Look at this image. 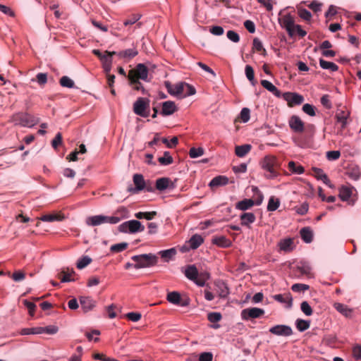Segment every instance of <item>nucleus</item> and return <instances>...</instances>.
Returning <instances> with one entry per match:
<instances>
[{
  "label": "nucleus",
  "instance_id": "obj_56",
  "mask_svg": "<svg viewBox=\"0 0 361 361\" xmlns=\"http://www.w3.org/2000/svg\"><path fill=\"white\" fill-rule=\"evenodd\" d=\"M102 62L104 72L106 74L109 73L111 69L112 59L107 56V57L104 59Z\"/></svg>",
  "mask_w": 361,
  "mask_h": 361
},
{
  "label": "nucleus",
  "instance_id": "obj_5",
  "mask_svg": "<svg viewBox=\"0 0 361 361\" xmlns=\"http://www.w3.org/2000/svg\"><path fill=\"white\" fill-rule=\"evenodd\" d=\"M118 231L122 233H135L145 231V226L137 220H130L118 226Z\"/></svg>",
  "mask_w": 361,
  "mask_h": 361
},
{
  "label": "nucleus",
  "instance_id": "obj_19",
  "mask_svg": "<svg viewBox=\"0 0 361 361\" xmlns=\"http://www.w3.org/2000/svg\"><path fill=\"white\" fill-rule=\"evenodd\" d=\"M81 308L85 313L91 311L95 307L96 302L90 297L81 296L80 298Z\"/></svg>",
  "mask_w": 361,
  "mask_h": 361
},
{
  "label": "nucleus",
  "instance_id": "obj_45",
  "mask_svg": "<svg viewBox=\"0 0 361 361\" xmlns=\"http://www.w3.org/2000/svg\"><path fill=\"white\" fill-rule=\"evenodd\" d=\"M253 47L252 49L256 50L258 52H260L262 54L265 56L267 54L266 49L263 47L262 42L258 38H255L253 39Z\"/></svg>",
  "mask_w": 361,
  "mask_h": 361
},
{
  "label": "nucleus",
  "instance_id": "obj_46",
  "mask_svg": "<svg viewBox=\"0 0 361 361\" xmlns=\"http://www.w3.org/2000/svg\"><path fill=\"white\" fill-rule=\"evenodd\" d=\"M43 334L42 327L26 328L21 330L22 335L40 334Z\"/></svg>",
  "mask_w": 361,
  "mask_h": 361
},
{
  "label": "nucleus",
  "instance_id": "obj_30",
  "mask_svg": "<svg viewBox=\"0 0 361 361\" xmlns=\"http://www.w3.org/2000/svg\"><path fill=\"white\" fill-rule=\"evenodd\" d=\"M185 276L190 281H194L198 276V270L195 265H188L185 271Z\"/></svg>",
  "mask_w": 361,
  "mask_h": 361
},
{
  "label": "nucleus",
  "instance_id": "obj_48",
  "mask_svg": "<svg viewBox=\"0 0 361 361\" xmlns=\"http://www.w3.org/2000/svg\"><path fill=\"white\" fill-rule=\"evenodd\" d=\"M92 262V259L88 256H83L77 262V268L82 269Z\"/></svg>",
  "mask_w": 361,
  "mask_h": 361
},
{
  "label": "nucleus",
  "instance_id": "obj_18",
  "mask_svg": "<svg viewBox=\"0 0 361 361\" xmlns=\"http://www.w3.org/2000/svg\"><path fill=\"white\" fill-rule=\"evenodd\" d=\"M126 209L124 207L119 208L116 212V214H121V216H104V224H116L118 223L122 219L126 217Z\"/></svg>",
  "mask_w": 361,
  "mask_h": 361
},
{
  "label": "nucleus",
  "instance_id": "obj_55",
  "mask_svg": "<svg viewBox=\"0 0 361 361\" xmlns=\"http://www.w3.org/2000/svg\"><path fill=\"white\" fill-rule=\"evenodd\" d=\"M204 154V149L202 147H192L190 149L189 155L191 158H197L201 157Z\"/></svg>",
  "mask_w": 361,
  "mask_h": 361
},
{
  "label": "nucleus",
  "instance_id": "obj_40",
  "mask_svg": "<svg viewBox=\"0 0 361 361\" xmlns=\"http://www.w3.org/2000/svg\"><path fill=\"white\" fill-rule=\"evenodd\" d=\"M173 162V159L168 151L164 152V155L159 157V164L168 166Z\"/></svg>",
  "mask_w": 361,
  "mask_h": 361
},
{
  "label": "nucleus",
  "instance_id": "obj_33",
  "mask_svg": "<svg viewBox=\"0 0 361 361\" xmlns=\"http://www.w3.org/2000/svg\"><path fill=\"white\" fill-rule=\"evenodd\" d=\"M300 236L304 242L310 243L313 239L312 231L309 227H304L300 230Z\"/></svg>",
  "mask_w": 361,
  "mask_h": 361
},
{
  "label": "nucleus",
  "instance_id": "obj_51",
  "mask_svg": "<svg viewBox=\"0 0 361 361\" xmlns=\"http://www.w3.org/2000/svg\"><path fill=\"white\" fill-rule=\"evenodd\" d=\"M32 81H37L38 84L43 87L47 82V74L39 73L36 75L35 79H32Z\"/></svg>",
  "mask_w": 361,
  "mask_h": 361
},
{
  "label": "nucleus",
  "instance_id": "obj_60",
  "mask_svg": "<svg viewBox=\"0 0 361 361\" xmlns=\"http://www.w3.org/2000/svg\"><path fill=\"white\" fill-rule=\"evenodd\" d=\"M348 176L353 180H357L360 178V172L358 168H352L347 172Z\"/></svg>",
  "mask_w": 361,
  "mask_h": 361
},
{
  "label": "nucleus",
  "instance_id": "obj_35",
  "mask_svg": "<svg viewBox=\"0 0 361 361\" xmlns=\"http://www.w3.org/2000/svg\"><path fill=\"white\" fill-rule=\"evenodd\" d=\"M252 146L248 144L239 145L235 147V152L238 157H243L250 152Z\"/></svg>",
  "mask_w": 361,
  "mask_h": 361
},
{
  "label": "nucleus",
  "instance_id": "obj_1",
  "mask_svg": "<svg viewBox=\"0 0 361 361\" xmlns=\"http://www.w3.org/2000/svg\"><path fill=\"white\" fill-rule=\"evenodd\" d=\"M164 85L168 92L173 96H181L183 97H185L193 95L196 92L193 86L185 82H180L175 85H172L169 81H165Z\"/></svg>",
  "mask_w": 361,
  "mask_h": 361
},
{
  "label": "nucleus",
  "instance_id": "obj_39",
  "mask_svg": "<svg viewBox=\"0 0 361 361\" xmlns=\"http://www.w3.org/2000/svg\"><path fill=\"white\" fill-rule=\"evenodd\" d=\"M63 219V216L59 214H45L40 217V220L43 221L52 222L55 221H61Z\"/></svg>",
  "mask_w": 361,
  "mask_h": 361
},
{
  "label": "nucleus",
  "instance_id": "obj_28",
  "mask_svg": "<svg viewBox=\"0 0 361 361\" xmlns=\"http://www.w3.org/2000/svg\"><path fill=\"white\" fill-rule=\"evenodd\" d=\"M215 286L217 288L219 295L220 298H226L229 294V289L227 284L223 281H217L215 282Z\"/></svg>",
  "mask_w": 361,
  "mask_h": 361
},
{
  "label": "nucleus",
  "instance_id": "obj_62",
  "mask_svg": "<svg viewBox=\"0 0 361 361\" xmlns=\"http://www.w3.org/2000/svg\"><path fill=\"white\" fill-rule=\"evenodd\" d=\"M321 103L327 109H331L332 108L330 97L328 94H324L322 97Z\"/></svg>",
  "mask_w": 361,
  "mask_h": 361
},
{
  "label": "nucleus",
  "instance_id": "obj_31",
  "mask_svg": "<svg viewBox=\"0 0 361 361\" xmlns=\"http://www.w3.org/2000/svg\"><path fill=\"white\" fill-rule=\"evenodd\" d=\"M210 274L207 271H198V276L194 282L199 286L203 287L206 284V281L209 279Z\"/></svg>",
  "mask_w": 361,
  "mask_h": 361
},
{
  "label": "nucleus",
  "instance_id": "obj_44",
  "mask_svg": "<svg viewBox=\"0 0 361 361\" xmlns=\"http://www.w3.org/2000/svg\"><path fill=\"white\" fill-rule=\"evenodd\" d=\"M280 205V201L279 199H276L274 197H271L269 200L267 210L269 212H274L276 210Z\"/></svg>",
  "mask_w": 361,
  "mask_h": 361
},
{
  "label": "nucleus",
  "instance_id": "obj_12",
  "mask_svg": "<svg viewBox=\"0 0 361 361\" xmlns=\"http://www.w3.org/2000/svg\"><path fill=\"white\" fill-rule=\"evenodd\" d=\"M356 191L352 186H342L339 190V197L343 201L348 202L350 205H353L355 202V198L353 196V192Z\"/></svg>",
  "mask_w": 361,
  "mask_h": 361
},
{
  "label": "nucleus",
  "instance_id": "obj_16",
  "mask_svg": "<svg viewBox=\"0 0 361 361\" xmlns=\"http://www.w3.org/2000/svg\"><path fill=\"white\" fill-rule=\"evenodd\" d=\"M133 183L135 185V188L128 187V190L129 192H133L134 193L143 190L145 187V182L142 175L139 173H135L133 176Z\"/></svg>",
  "mask_w": 361,
  "mask_h": 361
},
{
  "label": "nucleus",
  "instance_id": "obj_53",
  "mask_svg": "<svg viewBox=\"0 0 361 361\" xmlns=\"http://www.w3.org/2000/svg\"><path fill=\"white\" fill-rule=\"evenodd\" d=\"M127 247V243H121L111 245L110 247V250L113 252H120L125 250Z\"/></svg>",
  "mask_w": 361,
  "mask_h": 361
},
{
  "label": "nucleus",
  "instance_id": "obj_43",
  "mask_svg": "<svg viewBox=\"0 0 361 361\" xmlns=\"http://www.w3.org/2000/svg\"><path fill=\"white\" fill-rule=\"evenodd\" d=\"M289 170L296 174H302L304 173V168L301 165H297L295 162L291 161L288 163Z\"/></svg>",
  "mask_w": 361,
  "mask_h": 361
},
{
  "label": "nucleus",
  "instance_id": "obj_49",
  "mask_svg": "<svg viewBox=\"0 0 361 361\" xmlns=\"http://www.w3.org/2000/svg\"><path fill=\"white\" fill-rule=\"evenodd\" d=\"M296 327L300 331H304L309 329L310 322L298 319L296 320Z\"/></svg>",
  "mask_w": 361,
  "mask_h": 361
},
{
  "label": "nucleus",
  "instance_id": "obj_29",
  "mask_svg": "<svg viewBox=\"0 0 361 361\" xmlns=\"http://www.w3.org/2000/svg\"><path fill=\"white\" fill-rule=\"evenodd\" d=\"M203 242V238L200 235L195 234L190 238L188 243L191 249L195 250L199 247Z\"/></svg>",
  "mask_w": 361,
  "mask_h": 361
},
{
  "label": "nucleus",
  "instance_id": "obj_4",
  "mask_svg": "<svg viewBox=\"0 0 361 361\" xmlns=\"http://www.w3.org/2000/svg\"><path fill=\"white\" fill-rule=\"evenodd\" d=\"M132 259L136 262L134 265L136 269L149 267L155 265L157 262V256L152 254L135 255L132 257Z\"/></svg>",
  "mask_w": 361,
  "mask_h": 361
},
{
  "label": "nucleus",
  "instance_id": "obj_41",
  "mask_svg": "<svg viewBox=\"0 0 361 361\" xmlns=\"http://www.w3.org/2000/svg\"><path fill=\"white\" fill-rule=\"evenodd\" d=\"M137 54V51L134 49H128L118 53L120 58L131 59Z\"/></svg>",
  "mask_w": 361,
  "mask_h": 361
},
{
  "label": "nucleus",
  "instance_id": "obj_50",
  "mask_svg": "<svg viewBox=\"0 0 361 361\" xmlns=\"http://www.w3.org/2000/svg\"><path fill=\"white\" fill-rule=\"evenodd\" d=\"M59 82L62 87H68V88H72L75 85L74 82L68 76L61 77Z\"/></svg>",
  "mask_w": 361,
  "mask_h": 361
},
{
  "label": "nucleus",
  "instance_id": "obj_24",
  "mask_svg": "<svg viewBox=\"0 0 361 361\" xmlns=\"http://www.w3.org/2000/svg\"><path fill=\"white\" fill-rule=\"evenodd\" d=\"M228 183V178L226 176H218L214 177L209 183V187L212 189L227 185Z\"/></svg>",
  "mask_w": 361,
  "mask_h": 361
},
{
  "label": "nucleus",
  "instance_id": "obj_15",
  "mask_svg": "<svg viewBox=\"0 0 361 361\" xmlns=\"http://www.w3.org/2000/svg\"><path fill=\"white\" fill-rule=\"evenodd\" d=\"M161 111L160 114L164 116L172 115L178 111V107L174 102L166 101L161 104Z\"/></svg>",
  "mask_w": 361,
  "mask_h": 361
},
{
  "label": "nucleus",
  "instance_id": "obj_37",
  "mask_svg": "<svg viewBox=\"0 0 361 361\" xmlns=\"http://www.w3.org/2000/svg\"><path fill=\"white\" fill-rule=\"evenodd\" d=\"M319 65L323 69H329L332 72H335L338 70V66L336 63L325 61L323 59H319Z\"/></svg>",
  "mask_w": 361,
  "mask_h": 361
},
{
  "label": "nucleus",
  "instance_id": "obj_23",
  "mask_svg": "<svg viewBox=\"0 0 361 361\" xmlns=\"http://www.w3.org/2000/svg\"><path fill=\"white\" fill-rule=\"evenodd\" d=\"M273 298L281 303H286L288 308H290L293 305V298L290 293L274 295Z\"/></svg>",
  "mask_w": 361,
  "mask_h": 361
},
{
  "label": "nucleus",
  "instance_id": "obj_9",
  "mask_svg": "<svg viewBox=\"0 0 361 361\" xmlns=\"http://www.w3.org/2000/svg\"><path fill=\"white\" fill-rule=\"evenodd\" d=\"M147 67L142 63H139L135 68L129 71L128 78L145 80L147 78Z\"/></svg>",
  "mask_w": 361,
  "mask_h": 361
},
{
  "label": "nucleus",
  "instance_id": "obj_61",
  "mask_svg": "<svg viewBox=\"0 0 361 361\" xmlns=\"http://www.w3.org/2000/svg\"><path fill=\"white\" fill-rule=\"evenodd\" d=\"M302 111L310 116H315L314 106L310 104H305L302 106Z\"/></svg>",
  "mask_w": 361,
  "mask_h": 361
},
{
  "label": "nucleus",
  "instance_id": "obj_57",
  "mask_svg": "<svg viewBox=\"0 0 361 361\" xmlns=\"http://www.w3.org/2000/svg\"><path fill=\"white\" fill-rule=\"evenodd\" d=\"M245 75L247 78L254 84L255 82V73L254 70L250 65H247L245 68Z\"/></svg>",
  "mask_w": 361,
  "mask_h": 361
},
{
  "label": "nucleus",
  "instance_id": "obj_21",
  "mask_svg": "<svg viewBox=\"0 0 361 361\" xmlns=\"http://www.w3.org/2000/svg\"><path fill=\"white\" fill-rule=\"evenodd\" d=\"M312 171L317 179L322 180L323 183L328 185L329 188H333L330 180L322 169L313 167Z\"/></svg>",
  "mask_w": 361,
  "mask_h": 361
},
{
  "label": "nucleus",
  "instance_id": "obj_14",
  "mask_svg": "<svg viewBox=\"0 0 361 361\" xmlns=\"http://www.w3.org/2000/svg\"><path fill=\"white\" fill-rule=\"evenodd\" d=\"M176 179L174 181L169 178H159V197L165 190H173L176 187Z\"/></svg>",
  "mask_w": 361,
  "mask_h": 361
},
{
  "label": "nucleus",
  "instance_id": "obj_47",
  "mask_svg": "<svg viewBox=\"0 0 361 361\" xmlns=\"http://www.w3.org/2000/svg\"><path fill=\"white\" fill-rule=\"evenodd\" d=\"M336 309L345 317H350L352 314V310L350 309H349L346 305L341 303L336 304Z\"/></svg>",
  "mask_w": 361,
  "mask_h": 361
},
{
  "label": "nucleus",
  "instance_id": "obj_7",
  "mask_svg": "<svg viewBox=\"0 0 361 361\" xmlns=\"http://www.w3.org/2000/svg\"><path fill=\"white\" fill-rule=\"evenodd\" d=\"M264 314V310L259 307H249L241 311V318L243 320H250L259 318Z\"/></svg>",
  "mask_w": 361,
  "mask_h": 361
},
{
  "label": "nucleus",
  "instance_id": "obj_58",
  "mask_svg": "<svg viewBox=\"0 0 361 361\" xmlns=\"http://www.w3.org/2000/svg\"><path fill=\"white\" fill-rule=\"evenodd\" d=\"M300 308L303 313L307 316L312 314V309L307 302L303 301L300 305Z\"/></svg>",
  "mask_w": 361,
  "mask_h": 361
},
{
  "label": "nucleus",
  "instance_id": "obj_20",
  "mask_svg": "<svg viewBox=\"0 0 361 361\" xmlns=\"http://www.w3.org/2000/svg\"><path fill=\"white\" fill-rule=\"evenodd\" d=\"M336 121L341 125V129L343 130L346 128L348 123V118L350 117V112L348 111H339L336 114Z\"/></svg>",
  "mask_w": 361,
  "mask_h": 361
},
{
  "label": "nucleus",
  "instance_id": "obj_54",
  "mask_svg": "<svg viewBox=\"0 0 361 361\" xmlns=\"http://www.w3.org/2000/svg\"><path fill=\"white\" fill-rule=\"evenodd\" d=\"M252 191L256 195L255 200H254L255 204L259 205L262 204L263 201L264 196L262 193L259 191V190L257 187H252Z\"/></svg>",
  "mask_w": 361,
  "mask_h": 361
},
{
  "label": "nucleus",
  "instance_id": "obj_52",
  "mask_svg": "<svg viewBox=\"0 0 361 361\" xmlns=\"http://www.w3.org/2000/svg\"><path fill=\"white\" fill-rule=\"evenodd\" d=\"M11 277L14 281L19 282L25 279V273L23 271L18 270L14 271Z\"/></svg>",
  "mask_w": 361,
  "mask_h": 361
},
{
  "label": "nucleus",
  "instance_id": "obj_25",
  "mask_svg": "<svg viewBox=\"0 0 361 361\" xmlns=\"http://www.w3.org/2000/svg\"><path fill=\"white\" fill-rule=\"evenodd\" d=\"M294 271V276L300 277L302 276H311V267L306 264H303L301 266H298Z\"/></svg>",
  "mask_w": 361,
  "mask_h": 361
},
{
  "label": "nucleus",
  "instance_id": "obj_3",
  "mask_svg": "<svg viewBox=\"0 0 361 361\" xmlns=\"http://www.w3.org/2000/svg\"><path fill=\"white\" fill-rule=\"evenodd\" d=\"M16 126L32 128L39 123V118L36 117L27 112H18L13 114L11 118Z\"/></svg>",
  "mask_w": 361,
  "mask_h": 361
},
{
  "label": "nucleus",
  "instance_id": "obj_13",
  "mask_svg": "<svg viewBox=\"0 0 361 361\" xmlns=\"http://www.w3.org/2000/svg\"><path fill=\"white\" fill-rule=\"evenodd\" d=\"M147 107V104L143 98L140 97L134 103L133 110L137 115L147 117L148 116V114L146 112Z\"/></svg>",
  "mask_w": 361,
  "mask_h": 361
},
{
  "label": "nucleus",
  "instance_id": "obj_11",
  "mask_svg": "<svg viewBox=\"0 0 361 361\" xmlns=\"http://www.w3.org/2000/svg\"><path fill=\"white\" fill-rule=\"evenodd\" d=\"M288 125L291 130L295 133L300 134L305 131V123L298 116H292L288 120Z\"/></svg>",
  "mask_w": 361,
  "mask_h": 361
},
{
  "label": "nucleus",
  "instance_id": "obj_32",
  "mask_svg": "<svg viewBox=\"0 0 361 361\" xmlns=\"http://www.w3.org/2000/svg\"><path fill=\"white\" fill-rule=\"evenodd\" d=\"M255 205V202L252 199H244L242 201H240L236 203L235 208L240 210H247L250 209L252 206Z\"/></svg>",
  "mask_w": 361,
  "mask_h": 361
},
{
  "label": "nucleus",
  "instance_id": "obj_8",
  "mask_svg": "<svg viewBox=\"0 0 361 361\" xmlns=\"http://www.w3.org/2000/svg\"><path fill=\"white\" fill-rule=\"evenodd\" d=\"M166 299L169 302L181 307L188 306L190 301L188 297L182 298L176 291L169 293Z\"/></svg>",
  "mask_w": 361,
  "mask_h": 361
},
{
  "label": "nucleus",
  "instance_id": "obj_38",
  "mask_svg": "<svg viewBox=\"0 0 361 361\" xmlns=\"http://www.w3.org/2000/svg\"><path fill=\"white\" fill-rule=\"evenodd\" d=\"M72 274H75V271L73 269L71 271L68 269L67 271L63 270L58 274V278L60 279L61 281L63 283L69 282L74 280L71 279Z\"/></svg>",
  "mask_w": 361,
  "mask_h": 361
},
{
  "label": "nucleus",
  "instance_id": "obj_42",
  "mask_svg": "<svg viewBox=\"0 0 361 361\" xmlns=\"http://www.w3.org/2000/svg\"><path fill=\"white\" fill-rule=\"evenodd\" d=\"M162 143H164L168 148H174L178 143V139L177 137H173L171 140L167 137H162L160 139Z\"/></svg>",
  "mask_w": 361,
  "mask_h": 361
},
{
  "label": "nucleus",
  "instance_id": "obj_63",
  "mask_svg": "<svg viewBox=\"0 0 361 361\" xmlns=\"http://www.w3.org/2000/svg\"><path fill=\"white\" fill-rule=\"evenodd\" d=\"M208 320L210 322H218L221 319V314L219 312H211L208 314Z\"/></svg>",
  "mask_w": 361,
  "mask_h": 361
},
{
  "label": "nucleus",
  "instance_id": "obj_34",
  "mask_svg": "<svg viewBox=\"0 0 361 361\" xmlns=\"http://www.w3.org/2000/svg\"><path fill=\"white\" fill-rule=\"evenodd\" d=\"M86 223L89 226H95L104 224V215H95L90 216L86 219Z\"/></svg>",
  "mask_w": 361,
  "mask_h": 361
},
{
  "label": "nucleus",
  "instance_id": "obj_26",
  "mask_svg": "<svg viewBox=\"0 0 361 361\" xmlns=\"http://www.w3.org/2000/svg\"><path fill=\"white\" fill-rule=\"evenodd\" d=\"M279 247L281 250L286 252H291L294 248V242L293 238H286L280 240Z\"/></svg>",
  "mask_w": 361,
  "mask_h": 361
},
{
  "label": "nucleus",
  "instance_id": "obj_22",
  "mask_svg": "<svg viewBox=\"0 0 361 361\" xmlns=\"http://www.w3.org/2000/svg\"><path fill=\"white\" fill-rule=\"evenodd\" d=\"M176 254L177 250L175 247L159 251V256L161 260L164 262H169L171 260H173Z\"/></svg>",
  "mask_w": 361,
  "mask_h": 361
},
{
  "label": "nucleus",
  "instance_id": "obj_64",
  "mask_svg": "<svg viewBox=\"0 0 361 361\" xmlns=\"http://www.w3.org/2000/svg\"><path fill=\"white\" fill-rule=\"evenodd\" d=\"M213 354L210 352H204L200 354L198 361H212Z\"/></svg>",
  "mask_w": 361,
  "mask_h": 361
},
{
  "label": "nucleus",
  "instance_id": "obj_17",
  "mask_svg": "<svg viewBox=\"0 0 361 361\" xmlns=\"http://www.w3.org/2000/svg\"><path fill=\"white\" fill-rule=\"evenodd\" d=\"M269 331L274 335L283 336H289L293 334L292 329L286 325L274 326L269 329Z\"/></svg>",
  "mask_w": 361,
  "mask_h": 361
},
{
  "label": "nucleus",
  "instance_id": "obj_10",
  "mask_svg": "<svg viewBox=\"0 0 361 361\" xmlns=\"http://www.w3.org/2000/svg\"><path fill=\"white\" fill-rule=\"evenodd\" d=\"M282 97L287 102L289 107L300 105L304 102L303 96L295 92H285L283 94Z\"/></svg>",
  "mask_w": 361,
  "mask_h": 361
},
{
  "label": "nucleus",
  "instance_id": "obj_2",
  "mask_svg": "<svg viewBox=\"0 0 361 361\" xmlns=\"http://www.w3.org/2000/svg\"><path fill=\"white\" fill-rule=\"evenodd\" d=\"M260 164L262 168L267 171L265 174L267 178L273 179L280 174V163L275 156L267 155L264 157Z\"/></svg>",
  "mask_w": 361,
  "mask_h": 361
},
{
  "label": "nucleus",
  "instance_id": "obj_27",
  "mask_svg": "<svg viewBox=\"0 0 361 361\" xmlns=\"http://www.w3.org/2000/svg\"><path fill=\"white\" fill-rule=\"evenodd\" d=\"M241 225L250 227V225L255 221V215L252 212H245L240 215Z\"/></svg>",
  "mask_w": 361,
  "mask_h": 361
},
{
  "label": "nucleus",
  "instance_id": "obj_6",
  "mask_svg": "<svg viewBox=\"0 0 361 361\" xmlns=\"http://www.w3.org/2000/svg\"><path fill=\"white\" fill-rule=\"evenodd\" d=\"M279 22L281 26L286 30L290 37L295 36V20L290 15L283 16L279 19Z\"/></svg>",
  "mask_w": 361,
  "mask_h": 361
},
{
  "label": "nucleus",
  "instance_id": "obj_59",
  "mask_svg": "<svg viewBox=\"0 0 361 361\" xmlns=\"http://www.w3.org/2000/svg\"><path fill=\"white\" fill-rule=\"evenodd\" d=\"M310 288V286L303 283H295L292 286L291 289L294 292H304Z\"/></svg>",
  "mask_w": 361,
  "mask_h": 361
},
{
  "label": "nucleus",
  "instance_id": "obj_36",
  "mask_svg": "<svg viewBox=\"0 0 361 361\" xmlns=\"http://www.w3.org/2000/svg\"><path fill=\"white\" fill-rule=\"evenodd\" d=\"M212 243L222 247H228L231 244V241L225 236L214 237L212 239Z\"/></svg>",
  "mask_w": 361,
  "mask_h": 361
}]
</instances>
